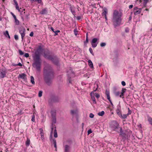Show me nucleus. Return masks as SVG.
Listing matches in <instances>:
<instances>
[{
  "label": "nucleus",
  "mask_w": 152,
  "mask_h": 152,
  "mask_svg": "<svg viewBox=\"0 0 152 152\" xmlns=\"http://www.w3.org/2000/svg\"><path fill=\"white\" fill-rule=\"evenodd\" d=\"M51 116L52 118H56V112L55 111H51Z\"/></svg>",
  "instance_id": "a878e982"
},
{
  "label": "nucleus",
  "mask_w": 152,
  "mask_h": 152,
  "mask_svg": "<svg viewBox=\"0 0 152 152\" xmlns=\"http://www.w3.org/2000/svg\"><path fill=\"white\" fill-rule=\"evenodd\" d=\"M142 9L141 8L139 9L137 11H135L134 12V14L135 15H137L140 13L141 12Z\"/></svg>",
  "instance_id": "4be33fe9"
},
{
  "label": "nucleus",
  "mask_w": 152,
  "mask_h": 152,
  "mask_svg": "<svg viewBox=\"0 0 152 152\" xmlns=\"http://www.w3.org/2000/svg\"><path fill=\"white\" fill-rule=\"evenodd\" d=\"M51 52L47 49L44 52L43 56L45 58L49 60L52 56V55H51Z\"/></svg>",
  "instance_id": "423d86ee"
},
{
  "label": "nucleus",
  "mask_w": 152,
  "mask_h": 152,
  "mask_svg": "<svg viewBox=\"0 0 152 152\" xmlns=\"http://www.w3.org/2000/svg\"><path fill=\"white\" fill-rule=\"evenodd\" d=\"M55 65L60 66V58H58L56 55H53L49 60Z\"/></svg>",
  "instance_id": "39448f33"
},
{
  "label": "nucleus",
  "mask_w": 152,
  "mask_h": 152,
  "mask_svg": "<svg viewBox=\"0 0 152 152\" xmlns=\"http://www.w3.org/2000/svg\"><path fill=\"white\" fill-rule=\"evenodd\" d=\"M40 134L41 135V139L43 140L44 139V137L43 135V133L42 132H40Z\"/></svg>",
  "instance_id": "37998d69"
},
{
  "label": "nucleus",
  "mask_w": 152,
  "mask_h": 152,
  "mask_svg": "<svg viewBox=\"0 0 152 152\" xmlns=\"http://www.w3.org/2000/svg\"><path fill=\"white\" fill-rule=\"evenodd\" d=\"M14 38L15 40H17L18 39V37L17 35L15 34L14 35Z\"/></svg>",
  "instance_id": "49530a36"
},
{
  "label": "nucleus",
  "mask_w": 152,
  "mask_h": 152,
  "mask_svg": "<svg viewBox=\"0 0 152 152\" xmlns=\"http://www.w3.org/2000/svg\"><path fill=\"white\" fill-rule=\"evenodd\" d=\"M88 64L90 67L92 69L93 68H94L93 64L91 60H88Z\"/></svg>",
  "instance_id": "aec40b11"
},
{
  "label": "nucleus",
  "mask_w": 152,
  "mask_h": 152,
  "mask_svg": "<svg viewBox=\"0 0 152 152\" xmlns=\"http://www.w3.org/2000/svg\"><path fill=\"white\" fill-rule=\"evenodd\" d=\"M143 5L144 7H146V6L149 0H143Z\"/></svg>",
  "instance_id": "72a5a7b5"
},
{
  "label": "nucleus",
  "mask_w": 152,
  "mask_h": 152,
  "mask_svg": "<svg viewBox=\"0 0 152 152\" xmlns=\"http://www.w3.org/2000/svg\"><path fill=\"white\" fill-rule=\"evenodd\" d=\"M30 143V139L28 138V137L27 138V140L25 144L26 145L27 147L28 146Z\"/></svg>",
  "instance_id": "412c9836"
},
{
  "label": "nucleus",
  "mask_w": 152,
  "mask_h": 152,
  "mask_svg": "<svg viewBox=\"0 0 152 152\" xmlns=\"http://www.w3.org/2000/svg\"><path fill=\"white\" fill-rule=\"evenodd\" d=\"M98 39L97 38H94L91 42L92 47L93 48L96 47L98 44L97 41Z\"/></svg>",
  "instance_id": "9d476101"
},
{
  "label": "nucleus",
  "mask_w": 152,
  "mask_h": 152,
  "mask_svg": "<svg viewBox=\"0 0 152 152\" xmlns=\"http://www.w3.org/2000/svg\"><path fill=\"white\" fill-rule=\"evenodd\" d=\"M30 78H31V83L32 84H35V82H34V77L31 76L30 77Z\"/></svg>",
  "instance_id": "c756f323"
},
{
  "label": "nucleus",
  "mask_w": 152,
  "mask_h": 152,
  "mask_svg": "<svg viewBox=\"0 0 152 152\" xmlns=\"http://www.w3.org/2000/svg\"><path fill=\"white\" fill-rule=\"evenodd\" d=\"M94 115L92 113H90L89 115V117L91 118H92L94 117Z\"/></svg>",
  "instance_id": "6e6d98bb"
},
{
  "label": "nucleus",
  "mask_w": 152,
  "mask_h": 152,
  "mask_svg": "<svg viewBox=\"0 0 152 152\" xmlns=\"http://www.w3.org/2000/svg\"><path fill=\"white\" fill-rule=\"evenodd\" d=\"M121 118H123V119H125L126 118L127 116H128V115H127V114H123V115H122L121 114Z\"/></svg>",
  "instance_id": "f704fd0d"
},
{
  "label": "nucleus",
  "mask_w": 152,
  "mask_h": 152,
  "mask_svg": "<svg viewBox=\"0 0 152 152\" xmlns=\"http://www.w3.org/2000/svg\"><path fill=\"white\" fill-rule=\"evenodd\" d=\"M99 6L101 8V10H102V16L103 17V18L104 17V7H103V6H102L100 5H99Z\"/></svg>",
  "instance_id": "f3484780"
},
{
  "label": "nucleus",
  "mask_w": 152,
  "mask_h": 152,
  "mask_svg": "<svg viewBox=\"0 0 152 152\" xmlns=\"http://www.w3.org/2000/svg\"><path fill=\"white\" fill-rule=\"evenodd\" d=\"M148 121L149 123L152 125V118L150 117H148Z\"/></svg>",
  "instance_id": "c9c22d12"
},
{
  "label": "nucleus",
  "mask_w": 152,
  "mask_h": 152,
  "mask_svg": "<svg viewBox=\"0 0 152 152\" xmlns=\"http://www.w3.org/2000/svg\"><path fill=\"white\" fill-rule=\"evenodd\" d=\"M94 85V91L92 92H93V94L94 95V92L97 90L98 87V86L97 84H95Z\"/></svg>",
  "instance_id": "6ab92c4d"
},
{
  "label": "nucleus",
  "mask_w": 152,
  "mask_h": 152,
  "mask_svg": "<svg viewBox=\"0 0 152 152\" xmlns=\"http://www.w3.org/2000/svg\"><path fill=\"white\" fill-rule=\"evenodd\" d=\"M50 141H51L52 140H53V139H52V134H51V133H50Z\"/></svg>",
  "instance_id": "13d9d810"
},
{
  "label": "nucleus",
  "mask_w": 152,
  "mask_h": 152,
  "mask_svg": "<svg viewBox=\"0 0 152 152\" xmlns=\"http://www.w3.org/2000/svg\"><path fill=\"white\" fill-rule=\"evenodd\" d=\"M24 56L26 58H28L29 56V54L27 53H25L24 54Z\"/></svg>",
  "instance_id": "8fccbe9b"
},
{
  "label": "nucleus",
  "mask_w": 152,
  "mask_h": 152,
  "mask_svg": "<svg viewBox=\"0 0 152 152\" xmlns=\"http://www.w3.org/2000/svg\"><path fill=\"white\" fill-rule=\"evenodd\" d=\"M119 132H120V135L124 137L125 138H127V139H129V138L130 137V135L128 136V135L126 136V134L123 132V131H122V128L121 127L120 129H119Z\"/></svg>",
  "instance_id": "9b49d317"
},
{
  "label": "nucleus",
  "mask_w": 152,
  "mask_h": 152,
  "mask_svg": "<svg viewBox=\"0 0 152 152\" xmlns=\"http://www.w3.org/2000/svg\"><path fill=\"white\" fill-rule=\"evenodd\" d=\"M15 20V23L17 25H18L19 24V21L16 18H14Z\"/></svg>",
  "instance_id": "e433bc0d"
},
{
  "label": "nucleus",
  "mask_w": 152,
  "mask_h": 152,
  "mask_svg": "<svg viewBox=\"0 0 152 152\" xmlns=\"http://www.w3.org/2000/svg\"><path fill=\"white\" fill-rule=\"evenodd\" d=\"M68 76V80L69 81V82L70 83H71L72 82V80H71V77L70 75H69V74H67Z\"/></svg>",
  "instance_id": "473e14b6"
},
{
  "label": "nucleus",
  "mask_w": 152,
  "mask_h": 152,
  "mask_svg": "<svg viewBox=\"0 0 152 152\" xmlns=\"http://www.w3.org/2000/svg\"><path fill=\"white\" fill-rule=\"evenodd\" d=\"M76 111L74 110H71V113L72 115H74V114H76Z\"/></svg>",
  "instance_id": "ea45409f"
},
{
  "label": "nucleus",
  "mask_w": 152,
  "mask_h": 152,
  "mask_svg": "<svg viewBox=\"0 0 152 152\" xmlns=\"http://www.w3.org/2000/svg\"><path fill=\"white\" fill-rule=\"evenodd\" d=\"M42 91H40L38 93V96L39 97H41L42 96Z\"/></svg>",
  "instance_id": "58836bf2"
},
{
  "label": "nucleus",
  "mask_w": 152,
  "mask_h": 152,
  "mask_svg": "<svg viewBox=\"0 0 152 152\" xmlns=\"http://www.w3.org/2000/svg\"><path fill=\"white\" fill-rule=\"evenodd\" d=\"M104 114V112L102 111L101 112H99L97 115L99 116H102Z\"/></svg>",
  "instance_id": "7c9ffc66"
},
{
  "label": "nucleus",
  "mask_w": 152,
  "mask_h": 152,
  "mask_svg": "<svg viewBox=\"0 0 152 152\" xmlns=\"http://www.w3.org/2000/svg\"><path fill=\"white\" fill-rule=\"evenodd\" d=\"M6 69L5 68H3L0 69V77L1 78L4 77L6 75Z\"/></svg>",
  "instance_id": "1a4fd4ad"
},
{
  "label": "nucleus",
  "mask_w": 152,
  "mask_h": 152,
  "mask_svg": "<svg viewBox=\"0 0 152 152\" xmlns=\"http://www.w3.org/2000/svg\"><path fill=\"white\" fill-rule=\"evenodd\" d=\"M35 2H37L38 4H41L42 2V0H35Z\"/></svg>",
  "instance_id": "603ef678"
},
{
  "label": "nucleus",
  "mask_w": 152,
  "mask_h": 152,
  "mask_svg": "<svg viewBox=\"0 0 152 152\" xmlns=\"http://www.w3.org/2000/svg\"><path fill=\"white\" fill-rule=\"evenodd\" d=\"M70 148L69 145H65L64 146V152H69Z\"/></svg>",
  "instance_id": "4468645a"
},
{
  "label": "nucleus",
  "mask_w": 152,
  "mask_h": 152,
  "mask_svg": "<svg viewBox=\"0 0 152 152\" xmlns=\"http://www.w3.org/2000/svg\"><path fill=\"white\" fill-rule=\"evenodd\" d=\"M24 15H23V16H24V17L26 19H28L29 18V16L30 15V14L29 13H28V14H26V15H25V12H24Z\"/></svg>",
  "instance_id": "bb28decb"
},
{
  "label": "nucleus",
  "mask_w": 152,
  "mask_h": 152,
  "mask_svg": "<svg viewBox=\"0 0 152 152\" xmlns=\"http://www.w3.org/2000/svg\"><path fill=\"white\" fill-rule=\"evenodd\" d=\"M95 97L97 98H99L100 96V95L99 94H98L97 93H95Z\"/></svg>",
  "instance_id": "4d7b16f0"
},
{
  "label": "nucleus",
  "mask_w": 152,
  "mask_h": 152,
  "mask_svg": "<svg viewBox=\"0 0 152 152\" xmlns=\"http://www.w3.org/2000/svg\"><path fill=\"white\" fill-rule=\"evenodd\" d=\"M44 49L41 46H39L36 51L35 52L34 56L33 57L34 62L32 64V66L38 71H40L41 68V60L40 52H42Z\"/></svg>",
  "instance_id": "f03ea898"
},
{
  "label": "nucleus",
  "mask_w": 152,
  "mask_h": 152,
  "mask_svg": "<svg viewBox=\"0 0 152 152\" xmlns=\"http://www.w3.org/2000/svg\"><path fill=\"white\" fill-rule=\"evenodd\" d=\"M105 94L107 96V98L108 100L109 101H110V98L109 91H107V90L105 92Z\"/></svg>",
  "instance_id": "dca6fc26"
},
{
  "label": "nucleus",
  "mask_w": 152,
  "mask_h": 152,
  "mask_svg": "<svg viewBox=\"0 0 152 152\" xmlns=\"http://www.w3.org/2000/svg\"><path fill=\"white\" fill-rule=\"evenodd\" d=\"M13 18H15L16 17V16L12 12H10Z\"/></svg>",
  "instance_id": "052dcab7"
},
{
  "label": "nucleus",
  "mask_w": 152,
  "mask_h": 152,
  "mask_svg": "<svg viewBox=\"0 0 152 152\" xmlns=\"http://www.w3.org/2000/svg\"><path fill=\"white\" fill-rule=\"evenodd\" d=\"M48 13V9L45 8L42 9V10L39 12V14L41 15H47Z\"/></svg>",
  "instance_id": "ddd939ff"
},
{
  "label": "nucleus",
  "mask_w": 152,
  "mask_h": 152,
  "mask_svg": "<svg viewBox=\"0 0 152 152\" xmlns=\"http://www.w3.org/2000/svg\"><path fill=\"white\" fill-rule=\"evenodd\" d=\"M116 112L117 113L118 115H121V113L120 112V110L119 109H117L116 110Z\"/></svg>",
  "instance_id": "de8ad7c7"
},
{
  "label": "nucleus",
  "mask_w": 152,
  "mask_h": 152,
  "mask_svg": "<svg viewBox=\"0 0 152 152\" xmlns=\"http://www.w3.org/2000/svg\"><path fill=\"white\" fill-rule=\"evenodd\" d=\"M110 128L112 130L119 132V129L121 127L120 126L119 124L116 121H113L110 125Z\"/></svg>",
  "instance_id": "20e7f679"
},
{
  "label": "nucleus",
  "mask_w": 152,
  "mask_h": 152,
  "mask_svg": "<svg viewBox=\"0 0 152 152\" xmlns=\"http://www.w3.org/2000/svg\"><path fill=\"white\" fill-rule=\"evenodd\" d=\"M43 80L46 84L50 86L55 77V73L53 67L50 64H47L43 68Z\"/></svg>",
  "instance_id": "f257e3e1"
},
{
  "label": "nucleus",
  "mask_w": 152,
  "mask_h": 152,
  "mask_svg": "<svg viewBox=\"0 0 152 152\" xmlns=\"http://www.w3.org/2000/svg\"><path fill=\"white\" fill-rule=\"evenodd\" d=\"M54 126L55 129H54V136L56 138L58 137V134L57 131L56 129V126H55V125H54Z\"/></svg>",
  "instance_id": "b1692460"
},
{
  "label": "nucleus",
  "mask_w": 152,
  "mask_h": 152,
  "mask_svg": "<svg viewBox=\"0 0 152 152\" xmlns=\"http://www.w3.org/2000/svg\"><path fill=\"white\" fill-rule=\"evenodd\" d=\"M121 84L123 86H125L126 85V83L124 81H122L121 82Z\"/></svg>",
  "instance_id": "e2e57ef3"
},
{
  "label": "nucleus",
  "mask_w": 152,
  "mask_h": 152,
  "mask_svg": "<svg viewBox=\"0 0 152 152\" xmlns=\"http://www.w3.org/2000/svg\"><path fill=\"white\" fill-rule=\"evenodd\" d=\"M53 120H52V123L51 125L53 126V124H56V118H52Z\"/></svg>",
  "instance_id": "2f4dec72"
},
{
  "label": "nucleus",
  "mask_w": 152,
  "mask_h": 152,
  "mask_svg": "<svg viewBox=\"0 0 152 152\" xmlns=\"http://www.w3.org/2000/svg\"><path fill=\"white\" fill-rule=\"evenodd\" d=\"M19 53L20 55H22L24 54V53L21 50H18Z\"/></svg>",
  "instance_id": "79ce46f5"
},
{
  "label": "nucleus",
  "mask_w": 152,
  "mask_h": 152,
  "mask_svg": "<svg viewBox=\"0 0 152 152\" xmlns=\"http://www.w3.org/2000/svg\"><path fill=\"white\" fill-rule=\"evenodd\" d=\"M15 7H16V9L17 10H19V7L18 6V4L15 5Z\"/></svg>",
  "instance_id": "774afa93"
},
{
  "label": "nucleus",
  "mask_w": 152,
  "mask_h": 152,
  "mask_svg": "<svg viewBox=\"0 0 152 152\" xmlns=\"http://www.w3.org/2000/svg\"><path fill=\"white\" fill-rule=\"evenodd\" d=\"M33 35L34 32L33 31L31 32L29 34L30 36L31 37H33Z\"/></svg>",
  "instance_id": "69168bd1"
},
{
  "label": "nucleus",
  "mask_w": 152,
  "mask_h": 152,
  "mask_svg": "<svg viewBox=\"0 0 152 152\" xmlns=\"http://www.w3.org/2000/svg\"><path fill=\"white\" fill-rule=\"evenodd\" d=\"M53 144L54 145V147L56 148V151L57 145H56V140L55 139H53Z\"/></svg>",
  "instance_id": "cd10ccee"
},
{
  "label": "nucleus",
  "mask_w": 152,
  "mask_h": 152,
  "mask_svg": "<svg viewBox=\"0 0 152 152\" xmlns=\"http://www.w3.org/2000/svg\"><path fill=\"white\" fill-rule=\"evenodd\" d=\"M21 78L24 81L27 80V77L26 75L24 73L20 74L18 76V78Z\"/></svg>",
  "instance_id": "f8f14e48"
},
{
  "label": "nucleus",
  "mask_w": 152,
  "mask_h": 152,
  "mask_svg": "<svg viewBox=\"0 0 152 152\" xmlns=\"http://www.w3.org/2000/svg\"><path fill=\"white\" fill-rule=\"evenodd\" d=\"M53 128H54V125L52 126L51 125V133H51V134H52V133H53Z\"/></svg>",
  "instance_id": "5fc2aeb1"
},
{
  "label": "nucleus",
  "mask_w": 152,
  "mask_h": 152,
  "mask_svg": "<svg viewBox=\"0 0 152 152\" xmlns=\"http://www.w3.org/2000/svg\"><path fill=\"white\" fill-rule=\"evenodd\" d=\"M120 94V93L119 91L116 92L114 93V94L116 96H119Z\"/></svg>",
  "instance_id": "a18cd8bd"
},
{
  "label": "nucleus",
  "mask_w": 152,
  "mask_h": 152,
  "mask_svg": "<svg viewBox=\"0 0 152 152\" xmlns=\"http://www.w3.org/2000/svg\"><path fill=\"white\" fill-rule=\"evenodd\" d=\"M90 95L91 97V99L92 101L93 102V103H94L96 104V101L95 98L94 97V95L93 94L92 92H91L90 93Z\"/></svg>",
  "instance_id": "2eb2a0df"
},
{
  "label": "nucleus",
  "mask_w": 152,
  "mask_h": 152,
  "mask_svg": "<svg viewBox=\"0 0 152 152\" xmlns=\"http://www.w3.org/2000/svg\"><path fill=\"white\" fill-rule=\"evenodd\" d=\"M60 100V98L57 96L53 95L50 99V102L53 103L58 102Z\"/></svg>",
  "instance_id": "0eeeda50"
},
{
  "label": "nucleus",
  "mask_w": 152,
  "mask_h": 152,
  "mask_svg": "<svg viewBox=\"0 0 152 152\" xmlns=\"http://www.w3.org/2000/svg\"><path fill=\"white\" fill-rule=\"evenodd\" d=\"M125 31L126 33H128L129 31V29L128 28H125Z\"/></svg>",
  "instance_id": "bf43d9fd"
},
{
  "label": "nucleus",
  "mask_w": 152,
  "mask_h": 152,
  "mask_svg": "<svg viewBox=\"0 0 152 152\" xmlns=\"http://www.w3.org/2000/svg\"><path fill=\"white\" fill-rule=\"evenodd\" d=\"M69 9H70V10L71 12H72V14L74 15L75 14V10H74L73 9V8H72V7L71 6V5H70V7H69Z\"/></svg>",
  "instance_id": "c85d7f7f"
},
{
  "label": "nucleus",
  "mask_w": 152,
  "mask_h": 152,
  "mask_svg": "<svg viewBox=\"0 0 152 152\" xmlns=\"http://www.w3.org/2000/svg\"><path fill=\"white\" fill-rule=\"evenodd\" d=\"M60 32V31L59 30H57L56 31H55L54 33H55V34L54 35V36H56V35H58V33Z\"/></svg>",
  "instance_id": "4c0bfd02"
},
{
  "label": "nucleus",
  "mask_w": 152,
  "mask_h": 152,
  "mask_svg": "<svg viewBox=\"0 0 152 152\" xmlns=\"http://www.w3.org/2000/svg\"><path fill=\"white\" fill-rule=\"evenodd\" d=\"M82 17H81L80 16H78L76 18L77 20H79L81 19Z\"/></svg>",
  "instance_id": "09e8293b"
},
{
  "label": "nucleus",
  "mask_w": 152,
  "mask_h": 152,
  "mask_svg": "<svg viewBox=\"0 0 152 152\" xmlns=\"http://www.w3.org/2000/svg\"><path fill=\"white\" fill-rule=\"evenodd\" d=\"M4 34L6 37L8 38L9 39H10V37L9 34V32L7 30L5 31V32H4Z\"/></svg>",
  "instance_id": "a211bd4d"
},
{
  "label": "nucleus",
  "mask_w": 152,
  "mask_h": 152,
  "mask_svg": "<svg viewBox=\"0 0 152 152\" xmlns=\"http://www.w3.org/2000/svg\"><path fill=\"white\" fill-rule=\"evenodd\" d=\"M89 52L93 56H94V53L93 52V50H92V49L91 48H89Z\"/></svg>",
  "instance_id": "a19ab883"
},
{
  "label": "nucleus",
  "mask_w": 152,
  "mask_h": 152,
  "mask_svg": "<svg viewBox=\"0 0 152 152\" xmlns=\"http://www.w3.org/2000/svg\"><path fill=\"white\" fill-rule=\"evenodd\" d=\"M31 121L33 122L35 121V116L34 115H32L31 118Z\"/></svg>",
  "instance_id": "3c124183"
},
{
  "label": "nucleus",
  "mask_w": 152,
  "mask_h": 152,
  "mask_svg": "<svg viewBox=\"0 0 152 152\" xmlns=\"http://www.w3.org/2000/svg\"><path fill=\"white\" fill-rule=\"evenodd\" d=\"M132 113V111L131 110H129L128 111V113H127V115H128L131 114Z\"/></svg>",
  "instance_id": "338daca9"
},
{
  "label": "nucleus",
  "mask_w": 152,
  "mask_h": 152,
  "mask_svg": "<svg viewBox=\"0 0 152 152\" xmlns=\"http://www.w3.org/2000/svg\"><path fill=\"white\" fill-rule=\"evenodd\" d=\"M122 13L118 11L115 10L114 11L112 21L113 25L115 28L119 26L121 24L122 20L121 17Z\"/></svg>",
  "instance_id": "7ed1b4c3"
},
{
  "label": "nucleus",
  "mask_w": 152,
  "mask_h": 152,
  "mask_svg": "<svg viewBox=\"0 0 152 152\" xmlns=\"http://www.w3.org/2000/svg\"><path fill=\"white\" fill-rule=\"evenodd\" d=\"M19 33L21 35L22 41H23V38L25 35V29L24 27H21L19 28Z\"/></svg>",
  "instance_id": "6e6552de"
},
{
  "label": "nucleus",
  "mask_w": 152,
  "mask_h": 152,
  "mask_svg": "<svg viewBox=\"0 0 152 152\" xmlns=\"http://www.w3.org/2000/svg\"><path fill=\"white\" fill-rule=\"evenodd\" d=\"M92 131L91 129H89L88 131V134H89L92 133Z\"/></svg>",
  "instance_id": "864d4df0"
},
{
  "label": "nucleus",
  "mask_w": 152,
  "mask_h": 152,
  "mask_svg": "<svg viewBox=\"0 0 152 152\" xmlns=\"http://www.w3.org/2000/svg\"><path fill=\"white\" fill-rule=\"evenodd\" d=\"M126 89L124 88H122L121 92V94L120 96V97H121L122 96H123L124 95V94L125 92Z\"/></svg>",
  "instance_id": "5701e85b"
},
{
  "label": "nucleus",
  "mask_w": 152,
  "mask_h": 152,
  "mask_svg": "<svg viewBox=\"0 0 152 152\" xmlns=\"http://www.w3.org/2000/svg\"><path fill=\"white\" fill-rule=\"evenodd\" d=\"M100 46L102 47L104 46V42H102L100 44Z\"/></svg>",
  "instance_id": "680f3d73"
},
{
  "label": "nucleus",
  "mask_w": 152,
  "mask_h": 152,
  "mask_svg": "<svg viewBox=\"0 0 152 152\" xmlns=\"http://www.w3.org/2000/svg\"><path fill=\"white\" fill-rule=\"evenodd\" d=\"M67 142L70 144H71L72 143V141L71 140H68L67 141Z\"/></svg>",
  "instance_id": "0e129e2a"
},
{
  "label": "nucleus",
  "mask_w": 152,
  "mask_h": 152,
  "mask_svg": "<svg viewBox=\"0 0 152 152\" xmlns=\"http://www.w3.org/2000/svg\"><path fill=\"white\" fill-rule=\"evenodd\" d=\"M74 32L75 35H77L78 34V31L76 28L74 29Z\"/></svg>",
  "instance_id": "c03bdc74"
},
{
  "label": "nucleus",
  "mask_w": 152,
  "mask_h": 152,
  "mask_svg": "<svg viewBox=\"0 0 152 152\" xmlns=\"http://www.w3.org/2000/svg\"><path fill=\"white\" fill-rule=\"evenodd\" d=\"M88 42V33L86 34V40L84 42V45H86V44Z\"/></svg>",
  "instance_id": "393cba45"
}]
</instances>
